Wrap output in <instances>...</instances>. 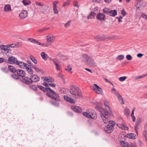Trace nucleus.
I'll return each mask as SVG.
<instances>
[{"label":"nucleus","mask_w":147,"mask_h":147,"mask_svg":"<svg viewBox=\"0 0 147 147\" xmlns=\"http://www.w3.org/2000/svg\"><path fill=\"white\" fill-rule=\"evenodd\" d=\"M5 47V45H0V49L4 50Z\"/></svg>","instance_id":"nucleus-64"},{"label":"nucleus","mask_w":147,"mask_h":147,"mask_svg":"<svg viewBox=\"0 0 147 147\" xmlns=\"http://www.w3.org/2000/svg\"><path fill=\"white\" fill-rule=\"evenodd\" d=\"M30 77L32 81V82H37L40 81L39 77L36 75L32 74L30 76Z\"/></svg>","instance_id":"nucleus-12"},{"label":"nucleus","mask_w":147,"mask_h":147,"mask_svg":"<svg viewBox=\"0 0 147 147\" xmlns=\"http://www.w3.org/2000/svg\"><path fill=\"white\" fill-rule=\"evenodd\" d=\"M117 14V11L116 10H113L110 11L109 13V15L111 16H114Z\"/></svg>","instance_id":"nucleus-31"},{"label":"nucleus","mask_w":147,"mask_h":147,"mask_svg":"<svg viewBox=\"0 0 147 147\" xmlns=\"http://www.w3.org/2000/svg\"><path fill=\"white\" fill-rule=\"evenodd\" d=\"M57 76L61 78L62 79L64 80V77L63 74L60 73H58L57 74Z\"/></svg>","instance_id":"nucleus-50"},{"label":"nucleus","mask_w":147,"mask_h":147,"mask_svg":"<svg viewBox=\"0 0 147 147\" xmlns=\"http://www.w3.org/2000/svg\"><path fill=\"white\" fill-rule=\"evenodd\" d=\"M108 119V121L109 123L107 126L104 127V129L105 132L108 133H111L113 130V128L115 125V122L113 121H110Z\"/></svg>","instance_id":"nucleus-5"},{"label":"nucleus","mask_w":147,"mask_h":147,"mask_svg":"<svg viewBox=\"0 0 147 147\" xmlns=\"http://www.w3.org/2000/svg\"><path fill=\"white\" fill-rule=\"evenodd\" d=\"M141 16L142 18L147 20V15L145 14L144 13H143L141 14Z\"/></svg>","instance_id":"nucleus-53"},{"label":"nucleus","mask_w":147,"mask_h":147,"mask_svg":"<svg viewBox=\"0 0 147 147\" xmlns=\"http://www.w3.org/2000/svg\"><path fill=\"white\" fill-rule=\"evenodd\" d=\"M103 12L104 13L109 14V13L110 10L107 8H105L103 9Z\"/></svg>","instance_id":"nucleus-38"},{"label":"nucleus","mask_w":147,"mask_h":147,"mask_svg":"<svg viewBox=\"0 0 147 147\" xmlns=\"http://www.w3.org/2000/svg\"><path fill=\"white\" fill-rule=\"evenodd\" d=\"M86 64L91 66H95L96 65V63L94 60L90 57L89 59V61L87 62Z\"/></svg>","instance_id":"nucleus-20"},{"label":"nucleus","mask_w":147,"mask_h":147,"mask_svg":"<svg viewBox=\"0 0 147 147\" xmlns=\"http://www.w3.org/2000/svg\"><path fill=\"white\" fill-rule=\"evenodd\" d=\"M92 89H93L95 92L98 94H100L101 92L102 91V89L99 86L97 88H94V87H93Z\"/></svg>","instance_id":"nucleus-23"},{"label":"nucleus","mask_w":147,"mask_h":147,"mask_svg":"<svg viewBox=\"0 0 147 147\" xmlns=\"http://www.w3.org/2000/svg\"><path fill=\"white\" fill-rule=\"evenodd\" d=\"M11 76L15 80H17L19 79V77H18V75L16 72L13 73L11 75Z\"/></svg>","instance_id":"nucleus-32"},{"label":"nucleus","mask_w":147,"mask_h":147,"mask_svg":"<svg viewBox=\"0 0 147 147\" xmlns=\"http://www.w3.org/2000/svg\"><path fill=\"white\" fill-rule=\"evenodd\" d=\"M126 58L127 60H131L132 59V57L131 55H128L126 56Z\"/></svg>","instance_id":"nucleus-56"},{"label":"nucleus","mask_w":147,"mask_h":147,"mask_svg":"<svg viewBox=\"0 0 147 147\" xmlns=\"http://www.w3.org/2000/svg\"><path fill=\"white\" fill-rule=\"evenodd\" d=\"M8 68L9 70L11 72L14 73L16 72L17 70L16 68L11 65H9L8 66Z\"/></svg>","instance_id":"nucleus-24"},{"label":"nucleus","mask_w":147,"mask_h":147,"mask_svg":"<svg viewBox=\"0 0 147 147\" xmlns=\"http://www.w3.org/2000/svg\"><path fill=\"white\" fill-rule=\"evenodd\" d=\"M32 68L34 69L35 70L36 72H41L42 71V69H40L36 67L35 66H32Z\"/></svg>","instance_id":"nucleus-41"},{"label":"nucleus","mask_w":147,"mask_h":147,"mask_svg":"<svg viewBox=\"0 0 147 147\" xmlns=\"http://www.w3.org/2000/svg\"><path fill=\"white\" fill-rule=\"evenodd\" d=\"M47 42L46 44H42L43 46H48L53 43L55 40V36L51 34H49L46 36Z\"/></svg>","instance_id":"nucleus-6"},{"label":"nucleus","mask_w":147,"mask_h":147,"mask_svg":"<svg viewBox=\"0 0 147 147\" xmlns=\"http://www.w3.org/2000/svg\"><path fill=\"white\" fill-rule=\"evenodd\" d=\"M121 14L123 16H125L126 15V12L124 9H123L121 10Z\"/></svg>","instance_id":"nucleus-57"},{"label":"nucleus","mask_w":147,"mask_h":147,"mask_svg":"<svg viewBox=\"0 0 147 147\" xmlns=\"http://www.w3.org/2000/svg\"><path fill=\"white\" fill-rule=\"evenodd\" d=\"M127 78L126 76H123L120 77L119 78V80L121 82H123L125 81L126 79Z\"/></svg>","instance_id":"nucleus-46"},{"label":"nucleus","mask_w":147,"mask_h":147,"mask_svg":"<svg viewBox=\"0 0 147 147\" xmlns=\"http://www.w3.org/2000/svg\"><path fill=\"white\" fill-rule=\"evenodd\" d=\"M71 22V20L68 21L66 24H65V27L67 28L70 25V23Z\"/></svg>","instance_id":"nucleus-47"},{"label":"nucleus","mask_w":147,"mask_h":147,"mask_svg":"<svg viewBox=\"0 0 147 147\" xmlns=\"http://www.w3.org/2000/svg\"><path fill=\"white\" fill-rule=\"evenodd\" d=\"M41 55L42 59L45 60H47L48 56L44 52H42L41 53Z\"/></svg>","instance_id":"nucleus-27"},{"label":"nucleus","mask_w":147,"mask_h":147,"mask_svg":"<svg viewBox=\"0 0 147 147\" xmlns=\"http://www.w3.org/2000/svg\"><path fill=\"white\" fill-rule=\"evenodd\" d=\"M94 38L96 40L99 41V40H101V37L100 36H96Z\"/></svg>","instance_id":"nucleus-54"},{"label":"nucleus","mask_w":147,"mask_h":147,"mask_svg":"<svg viewBox=\"0 0 147 147\" xmlns=\"http://www.w3.org/2000/svg\"><path fill=\"white\" fill-rule=\"evenodd\" d=\"M71 109L77 113H81L82 111V109L80 107L75 106H71Z\"/></svg>","instance_id":"nucleus-14"},{"label":"nucleus","mask_w":147,"mask_h":147,"mask_svg":"<svg viewBox=\"0 0 147 147\" xmlns=\"http://www.w3.org/2000/svg\"><path fill=\"white\" fill-rule=\"evenodd\" d=\"M82 114L88 118L95 119L97 117L96 112L91 109H88L87 112H83Z\"/></svg>","instance_id":"nucleus-4"},{"label":"nucleus","mask_w":147,"mask_h":147,"mask_svg":"<svg viewBox=\"0 0 147 147\" xmlns=\"http://www.w3.org/2000/svg\"><path fill=\"white\" fill-rule=\"evenodd\" d=\"M136 135L134 134L130 133V134H127L125 136L126 138H128L129 139H135L136 138Z\"/></svg>","instance_id":"nucleus-18"},{"label":"nucleus","mask_w":147,"mask_h":147,"mask_svg":"<svg viewBox=\"0 0 147 147\" xmlns=\"http://www.w3.org/2000/svg\"><path fill=\"white\" fill-rule=\"evenodd\" d=\"M96 13L94 12H91L87 17L88 19H92L96 16Z\"/></svg>","instance_id":"nucleus-25"},{"label":"nucleus","mask_w":147,"mask_h":147,"mask_svg":"<svg viewBox=\"0 0 147 147\" xmlns=\"http://www.w3.org/2000/svg\"><path fill=\"white\" fill-rule=\"evenodd\" d=\"M56 86V84H48V87H49V86L52 87H55Z\"/></svg>","instance_id":"nucleus-61"},{"label":"nucleus","mask_w":147,"mask_h":147,"mask_svg":"<svg viewBox=\"0 0 147 147\" xmlns=\"http://www.w3.org/2000/svg\"><path fill=\"white\" fill-rule=\"evenodd\" d=\"M64 99L65 101L69 102L70 103L73 104L75 103V101L73 98L71 97L65 95L64 96Z\"/></svg>","instance_id":"nucleus-15"},{"label":"nucleus","mask_w":147,"mask_h":147,"mask_svg":"<svg viewBox=\"0 0 147 147\" xmlns=\"http://www.w3.org/2000/svg\"><path fill=\"white\" fill-rule=\"evenodd\" d=\"M28 40L32 43L34 44L35 43V42H36V40L35 39L33 38H29L28 39Z\"/></svg>","instance_id":"nucleus-52"},{"label":"nucleus","mask_w":147,"mask_h":147,"mask_svg":"<svg viewBox=\"0 0 147 147\" xmlns=\"http://www.w3.org/2000/svg\"><path fill=\"white\" fill-rule=\"evenodd\" d=\"M1 69L4 73H7L9 72L7 68L6 67H1Z\"/></svg>","instance_id":"nucleus-36"},{"label":"nucleus","mask_w":147,"mask_h":147,"mask_svg":"<svg viewBox=\"0 0 147 147\" xmlns=\"http://www.w3.org/2000/svg\"><path fill=\"white\" fill-rule=\"evenodd\" d=\"M117 96L119 101L120 100L122 101V102L121 103V105L123 104H124V102L123 101V98L122 96L120 94H119L117 95Z\"/></svg>","instance_id":"nucleus-33"},{"label":"nucleus","mask_w":147,"mask_h":147,"mask_svg":"<svg viewBox=\"0 0 147 147\" xmlns=\"http://www.w3.org/2000/svg\"><path fill=\"white\" fill-rule=\"evenodd\" d=\"M51 102L52 105L56 107H59V104L58 102L55 101H51Z\"/></svg>","instance_id":"nucleus-34"},{"label":"nucleus","mask_w":147,"mask_h":147,"mask_svg":"<svg viewBox=\"0 0 147 147\" xmlns=\"http://www.w3.org/2000/svg\"><path fill=\"white\" fill-rule=\"evenodd\" d=\"M89 57L87 55L84 54L82 55L81 57V60L82 61L86 64L89 61Z\"/></svg>","instance_id":"nucleus-11"},{"label":"nucleus","mask_w":147,"mask_h":147,"mask_svg":"<svg viewBox=\"0 0 147 147\" xmlns=\"http://www.w3.org/2000/svg\"><path fill=\"white\" fill-rule=\"evenodd\" d=\"M31 67H26L25 69H26L28 73L30 74H32L33 73V71Z\"/></svg>","instance_id":"nucleus-30"},{"label":"nucleus","mask_w":147,"mask_h":147,"mask_svg":"<svg viewBox=\"0 0 147 147\" xmlns=\"http://www.w3.org/2000/svg\"><path fill=\"white\" fill-rule=\"evenodd\" d=\"M49 28V27H46L44 29H42L39 30H37V32H39L40 33H42L43 32H44L45 30H48Z\"/></svg>","instance_id":"nucleus-39"},{"label":"nucleus","mask_w":147,"mask_h":147,"mask_svg":"<svg viewBox=\"0 0 147 147\" xmlns=\"http://www.w3.org/2000/svg\"><path fill=\"white\" fill-rule=\"evenodd\" d=\"M129 144L130 147H137L136 146V144L135 143H130Z\"/></svg>","instance_id":"nucleus-59"},{"label":"nucleus","mask_w":147,"mask_h":147,"mask_svg":"<svg viewBox=\"0 0 147 147\" xmlns=\"http://www.w3.org/2000/svg\"><path fill=\"white\" fill-rule=\"evenodd\" d=\"M42 84L45 87H46V88L48 89L47 88H49V87H48V84H47L46 82H44Z\"/></svg>","instance_id":"nucleus-63"},{"label":"nucleus","mask_w":147,"mask_h":147,"mask_svg":"<svg viewBox=\"0 0 147 147\" xmlns=\"http://www.w3.org/2000/svg\"><path fill=\"white\" fill-rule=\"evenodd\" d=\"M22 2L24 5H27L30 3V2L29 0H23Z\"/></svg>","instance_id":"nucleus-35"},{"label":"nucleus","mask_w":147,"mask_h":147,"mask_svg":"<svg viewBox=\"0 0 147 147\" xmlns=\"http://www.w3.org/2000/svg\"><path fill=\"white\" fill-rule=\"evenodd\" d=\"M138 123H136V125L135 126V129L136 131V134L138 135V131H137V130L138 128V126L137 124Z\"/></svg>","instance_id":"nucleus-51"},{"label":"nucleus","mask_w":147,"mask_h":147,"mask_svg":"<svg viewBox=\"0 0 147 147\" xmlns=\"http://www.w3.org/2000/svg\"><path fill=\"white\" fill-rule=\"evenodd\" d=\"M95 108L100 112V115L104 122L105 124L107 123L108 121V119L112 116V112H109L108 110L102 108L101 106L98 105H96Z\"/></svg>","instance_id":"nucleus-2"},{"label":"nucleus","mask_w":147,"mask_h":147,"mask_svg":"<svg viewBox=\"0 0 147 147\" xmlns=\"http://www.w3.org/2000/svg\"><path fill=\"white\" fill-rule=\"evenodd\" d=\"M71 69L72 68L69 65H68L67 66V68L65 69V70H67L68 71H70Z\"/></svg>","instance_id":"nucleus-55"},{"label":"nucleus","mask_w":147,"mask_h":147,"mask_svg":"<svg viewBox=\"0 0 147 147\" xmlns=\"http://www.w3.org/2000/svg\"><path fill=\"white\" fill-rule=\"evenodd\" d=\"M61 93L63 94H65L66 92L68 91V89L63 88L61 89Z\"/></svg>","instance_id":"nucleus-45"},{"label":"nucleus","mask_w":147,"mask_h":147,"mask_svg":"<svg viewBox=\"0 0 147 147\" xmlns=\"http://www.w3.org/2000/svg\"><path fill=\"white\" fill-rule=\"evenodd\" d=\"M105 80L107 82L109 83L110 84L112 85L113 86H114L113 84L109 80L107 79L104 78Z\"/></svg>","instance_id":"nucleus-58"},{"label":"nucleus","mask_w":147,"mask_h":147,"mask_svg":"<svg viewBox=\"0 0 147 147\" xmlns=\"http://www.w3.org/2000/svg\"><path fill=\"white\" fill-rule=\"evenodd\" d=\"M27 62L28 63V64H27V66H26V67H31L32 68V66H34V65H33L31 62L29 61H27Z\"/></svg>","instance_id":"nucleus-42"},{"label":"nucleus","mask_w":147,"mask_h":147,"mask_svg":"<svg viewBox=\"0 0 147 147\" xmlns=\"http://www.w3.org/2000/svg\"><path fill=\"white\" fill-rule=\"evenodd\" d=\"M28 12L25 10L22 11L19 14V16L21 19H23L27 17Z\"/></svg>","instance_id":"nucleus-13"},{"label":"nucleus","mask_w":147,"mask_h":147,"mask_svg":"<svg viewBox=\"0 0 147 147\" xmlns=\"http://www.w3.org/2000/svg\"><path fill=\"white\" fill-rule=\"evenodd\" d=\"M96 18L100 21H104L105 20V16L103 13H100L96 15Z\"/></svg>","instance_id":"nucleus-9"},{"label":"nucleus","mask_w":147,"mask_h":147,"mask_svg":"<svg viewBox=\"0 0 147 147\" xmlns=\"http://www.w3.org/2000/svg\"><path fill=\"white\" fill-rule=\"evenodd\" d=\"M124 58V56L123 55H119L118 56H117V57L116 59H118V60H121L123 59Z\"/></svg>","instance_id":"nucleus-48"},{"label":"nucleus","mask_w":147,"mask_h":147,"mask_svg":"<svg viewBox=\"0 0 147 147\" xmlns=\"http://www.w3.org/2000/svg\"><path fill=\"white\" fill-rule=\"evenodd\" d=\"M69 91L72 96L77 98L82 97L81 91L78 86L71 85Z\"/></svg>","instance_id":"nucleus-3"},{"label":"nucleus","mask_w":147,"mask_h":147,"mask_svg":"<svg viewBox=\"0 0 147 147\" xmlns=\"http://www.w3.org/2000/svg\"><path fill=\"white\" fill-rule=\"evenodd\" d=\"M121 144L123 147H130V144L127 142L122 141L121 142Z\"/></svg>","instance_id":"nucleus-26"},{"label":"nucleus","mask_w":147,"mask_h":147,"mask_svg":"<svg viewBox=\"0 0 147 147\" xmlns=\"http://www.w3.org/2000/svg\"><path fill=\"white\" fill-rule=\"evenodd\" d=\"M18 60L17 58L14 56H11L8 58V59H6L5 63L10 64H16Z\"/></svg>","instance_id":"nucleus-7"},{"label":"nucleus","mask_w":147,"mask_h":147,"mask_svg":"<svg viewBox=\"0 0 147 147\" xmlns=\"http://www.w3.org/2000/svg\"><path fill=\"white\" fill-rule=\"evenodd\" d=\"M117 126L119 128L127 130L129 128L128 127L126 126L123 124H117Z\"/></svg>","instance_id":"nucleus-19"},{"label":"nucleus","mask_w":147,"mask_h":147,"mask_svg":"<svg viewBox=\"0 0 147 147\" xmlns=\"http://www.w3.org/2000/svg\"><path fill=\"white\" fill-rule=\"evenodd\" d=\"M22 78V82L26 84H32V81L30 77V78L27 77H24Z\"/></svg>","instance_id":"nucleus-10"},{"label":"nucleus","mask_w":147,"mask_h":147,"mask_svg":"<svg viewBox=\"0 0 147 147\" xmlns=\"http://www.w3.org/2000/svg\"><path fill=\"white\" fill-rule=\"evenodd\" d=\"M29 88L34 91H37L38 90L37 87L34 85H31L29 86Z\"/></svg>","instance_id":"nucleus-37"},{"label":"nucleus","mask_w":147,"mask_h":147,"mask_svg":"<svg viewBox=\"0 0 147 147\" xmlns=\"http://www.w3.org/2000/svg\"><path fill=\"white\" fill-rule=\"evenodd\" d=\"M135 6L137 9L138 10H140L142 8L141 5L140 4V1H137L135 3Z\"/></svg>","instance_id":"nucleus-28"},{"label":"nucleus","mask_w":147,"mask_h":147,"mask_svg":"<svg viewBox=\"0 0 147 147\" xmlns=\"http://www.w3.org/2000/svg\"><path fill=\"white\" fill-rule=\"evenodd\" d=\"M31 60L35 64L37 63V60L36 59L33 57L32 56H31L30 57Z\"/></svg>","instance_id":"nucleus-40"},{"label":"nucleus","mask_w":147,"mask_h":147,"mask_svg":"<svg viewBox=\"0 0 147 147\" xmlns=\"http://www.w3.org/2000/svg\"><path fill=\"white\" fill-rule=\"evenodd\" d=\"M16 73L18 74L19 77L20 76L23 78L25 76V75L24 71L21 69H18L17 70Z\"/></svg>","instance_id":"nucleus-16"},{"label":"nucleus","mask_w":147,"mask_h":147,"mask_svg":"<svg viewBox=\"0 0 147 147\" xmlns=\"http://www.w3.org/2000/svg\"><path fill=\"white\" fill-rule=\"evenodd\" d=\"M125 112L126 114V116H128L129 115V109L127 108H126L124 109Z\"/></svg>","instance_id":"nucleus-43"},{"label":"nucleus","mask_w":147,"mask_h":147,"mask_svg":"<svg viewBox=\"0 0 147 147\" xmlns=\"http://www.w3.org/2000/svg\"><path fill=\"white\" fill-rule=\"evenodd\" d=\"M16 64L19 65L20 68L22 69L25 68L26 66H27V63H24L21 61H19L18 60V62H17Z\"/></svg>","instance_id":"nucleus-17"},{"label":"nucleus","mask_w":147,"mask_h":147,"mask_svg":"<svg viewBox=\"0 0 147 147\" xmlns=\"http://www.w3.org/2000/svg\"><path fill=\"white\" fill-rule=\"evenodd\" d=\"M37 87L40 90L44 92H47L46 95L49 97L52 98L57 102L60 101V98L59 94L55 92L50 87L47 88V89L44 87L39 85H37Z\"/></svg>","instance_id":"nucleus-1"},{"label":"nucleus","mask_w":147,"mask_h":147,"mask_svg":"<svg viewBox=\"0 0 147 147\" xmlns=\"http://www.w3.org/2000/svg\"><path fill=\"white\" fill-rule=\"evenodd\" d=\"M59 56L61 59H66V57L64 55H62L61 53H59L58 54Z\"/></svg>","instance_id":"nucleus-49"},{"label":"nucleus","mask_w":147,"mask_h":147,"mask_svg":"<svg viewBox=\"0 0 147 147\" xmlns=\"http://www.w3.org/2000/svg\"><path fill=\"white\" fill-rule=\"evenodd\" d=\"M109 102L106 100L104 101V105L105 106V107L106 108V109H107V110H108L107 109V108L109 109V112L111 111H111H110V108L109 106Z\"/></svg>","instance_id":"nucleus-29"},{"label":"nucleus","mask_w":147,"mask_h":147,"mask_svg":"<svg viewBox=\"0 0 147 147\" xmlns=\"http://www.w3.org/2000/svg\"><path fill=\"white\" fill-rule=\"evenodd\" d=\"M58 2L57 1H55L53 3V10L54 11V13H55L57 14L58 13V11L57 9V4Z\"/></svg>","instance_id":"nucleus-22"},{"label":"nucleus","mask_w":147,"mask_h":147,"mask_svg":"<svg viewBox=\"0 0 147 147\" xmlns=\"http://www.w3.org/2000/svg\"><path fill=\"white\" fill-rule=\"evenodd\" d=\"M143 135L145 137L146 140L147 142V131L144 130L143 132Z\"/></svg>","instance_id":"nucleus-44"},{"label":"nucleus","mask_w":147,"mask_h":147,"mask_svg":"<svg viewBox=\"0 0 147 147\" xmlns=\"http://www.w3.org/2000/svg\"><path fill=\"white\" fill-rule=\"evenodd\" d=\"M4 11L5 12L11 11V9L10 5L9 4L5 5L4 8Z\"/></svg>","instance_id":"nucleus-21"},{"label":"nucleus","mask_w":147,"mask_h":147,"mask_svg":"<svg viewBox=\"0 0 147 147\" xmlns=\"http://www.w3.org/2000/svg\"><path fill=\"white\" fill-rule=\"evenodd\" d=\"M54 81V79L52 78H49L48 80V82H53Z\"/></svg>","instance_id":"nucleus-62"},{"label":"nucleus","mask_w":147,"mask_h":147,"mask_svg":"<svg viewBox=\"0 0 147 147\" xmlns=\"http://www.w3.org/2000/svg\"><path fill=\"white\" fill-rule=\"evenodd\" d=\"M53 64L55 66V69L57 71H61V65L60 61L56 59H51Z\"/></svg>","instance_id":"nucleus-8"},{"label":"nucleus","mask_w":147,"mask_h":147,"mask_svg":"<svg viewBox=\"0 0 147 147\" xmlns=\"http://www.w3.org/2000/svg\"><path fill=\"white\" fill-rule=\"evenodd\" d=\"M6 61V59H5L3 58H0V63H2L3 62H4L5 63V61Z\"/></svg>","instance_id":"nucleus-60"}]
</instances>
